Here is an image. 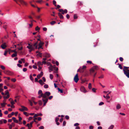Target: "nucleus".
Wrapping results in <instances>:
<instances>
[{"label":"nucleus","instance_id":"864d4df0","mask_svg":"<svg viewBox=\"0 0 129 129\" xmlns=\"http://www.w3.org/2000/svg\"><path fill=\"white\" fill-rule=\"evenodd\" d=\"M6 93H5V95H8L9 94V92L8 91V90H7L6 91H5Z\"/></svg>","mask_w":129,"mask_h":129},{"label":"nucleus","instance_id":"4be33fe9","mask_svg":"<svg viewBox=\"0 0 129 129\" xmlns=\"http://www.w3.org/2000/svg\"><path fill=\"white\" fill-rule=\"evenodd\" d=\"M116 108L117 109H118L121 108V106L120 104H118L117 105Z\"/></svg>","mask_w":129,"mask_h":129},{"label":"nucleus","instance_id":"f704fd0d","mask_svg":"<svg viewBox=\"0 0 129 129\" xmlns=\"http://www.w3.org/2000/svg\"><path fill=\"white\" fill-rule=\"evenodd\" d=\"M80 72L81 73H83L84 71V70L83 69H82V68H80Z\"/></svg>","mask_w":129,"mask_h":129},{"label":"nucleus","instance_id":"4c0bfd02","mask_svg":"<svg viewBox=\"0 0 129 129\" xmlns=\"http://www.w3.org/2000/svg\"><path fill=\"white\" fill-rule=\"evenodd\" d=\"M38 64L39 65V66H40V65H42L43 63H42V62L41 61H38Z\"/></svg>","mask_w":129,"mask_h":129},{"label":"nucleus","instance_id":"49530a36","mask_svg":"<svg viewBox=\"0 0 129 129\" xmlns=\"http://www.w3.org/2000/svg\"><path fill=\"white\" fill-rule=\"evenodd\" d=\"M66 122L65 121H63V126H65L66 125Z\"/></svg>","mask_w":129,"mask_h":129},{"label":"nucleus","instance_id":"69168bd1","mask_svg":"<svg viewBox=\"0 0 129 129\" xmlns=\"http://www.w3.org/2000/svg\"><path fill=\"white\" fill-rule=\"evenodd\" d=\"M66 17L68 19H69L70 17V15L68 14H67L66 16Z\"/></svg>","mask_w":129,"mask_h":129},{"label":"nucleus","instance_id":"5701e85b","mask_svg":"<svg viewBox=\"0 0 129 129\" xmlns=\"http://www.w3.org/2000/svg\"><path fill=\"white\" fill-rule=\"evenodd\" d=\"M44 44V43L41 41L39 43V46H41V47Z\"/></svg>","mask_w":129,"mask_h":129},{"label":"nucleus","instance_id":"c756f323","mask_svg":"<svg viewBox=\"0 0 129 129\" xmlns=\"http://www.w3.org/2000/svg\"><path fill=\"white\" fill-rule=\"evenodd\" d=\"M39 95L38 96V98H40L42 97H43V95H44L43 94H39Z\"/></svg>","mask_w":129,"mask_h":129},{"label":"nucleus","instance_id":"2eb2a0df","mask_svg":"<svg viewBox=\"0 0 129 129\" xmlns=\"http://www.w3.org/2000/svg\"><path fill=\"white\" fill-rule=\"evenodd\" d=\"M39 82L41 85H43L45 84L42 80H40L39 81Z\"/></svg>","mask_w":129,"mask_h":129},{"label":"nucleus","instance_id":"bf43d9fd","mask_svg":"<svg viewBox=\"0 0 129 129\" xmlns=\"http://www.w3.org/2000/svg\"><path fill=\"white\" fill-rule=\"evenodd\" d=\"M59 120V118L58 117H56L55 118V121L56 122H58Z\"/></svg>","mask_w":129,"mask_h":129},{"label":"nucleus","instance_id":"bb28decb","mask_svg":"<svg viewBox=\"0 0 129 129\" xmlns=\"http://www.w3.org/2000/svg\"><path fill=\"white\" fill-rule=\"evenodd\" d=\"M88 88L89 89H91L92 88L91 85V83H89L88 84Z\"/></svg>","mask_w":129,"mask_h":129},{"label":"nucleus","instance_id":"1a4fd4ad","mask_svg":"<svg viewBox=\"0 0 129 129\" xmlns=\"http://www.w3.org/2000/svg\"><path fill=\"white\" fill-rule=\"evenodd\" d=\"M74 81L76 82L77 83L78 82V81L79 80V78H78V74H77L75 76L74 79Z\"/></svg>","mask_w":129,"mask_h":129},{"label":"nucleus","instance_id":"09e8293b","mask_svg":"<svg viewBox=\"0 0 129 129\" xmlns=\"http://www.w3.org/2000/svg\"><path fill=\"white\" fill-rule=\"evenodd\" d=\"M8 51L5 50V52L4 53V55L5 56L7 54V53H8Z\"/></svg>","mask_w":129,"mask_h":129},{"label":"nucleus","instance_id":"393cba45","mask_svg":"<svg viewBox=\"0 0 129 129\" xmlns=\"http://www.w3.org/2000/svg\"><path fill=\"white\" fill-rule=\"evenodd\" d=\"M28 46L27 47L29 49H30L32 46V45H30L29 44H28Z\"/></svg>","mask_w":129,"mask_h":129},{"label":"nucleus","instance_id":"c9c22d12","mask_svg":"<svg viewBox=\"0 0 129 129\" xmlns=\"http://www.w3.org/2000/svg\"><path fill=\"white\" fill-rule=\"evenodd\" d=\"M40 28L38 26H37L35 28L36 30H40Z\"/></svg>","mask_w":129,"mask_h":129},{"label":"nucleus","instance_id":"de8ad7c7","mask_svg":"<svg viewBox=\"0 0 129 129\" xmlns=\"http://www.w3.org/2000/svg\"><path fill=\"white\" fill-rule=\"evenodd\" d=\"M11 80L14 82H15L16 81V80L15 78H13L11 79Z\"/></svg>","mask_w":129,"mask_h":129},{"label":"nucleus","instance_id":"a211bd4d","mask_svg":"<svg viewBox=\"0 0 129 129\" xmlns=\"http://www.w3.org/2000/svg\"><path fill=\"white\" fill-rule=\"evenodd\" d=\"M38 44V42L37 41L33 45L35 47L36 49L37 48V44Z\"/></svg>","mask_w":129,"mask_h":129},{"label":"nucleus","instance_id":"3c124183","mask_svg":"<svg viewBox=\"0 0 129 129\" xmlns=\"http://www.w3.org/2000/svg\"><path fill=\"white\" fill-rule=\"evenodd\" d=\"M65 117V118L67 120H68L69 118V116L68 115H66Z\"/></svg>","mask_w":129,"mask_h":129},{"label":"nucleus","instance_id":"37998d69","mask_svg":"<svg viewBox=\"0 0 129 129\" xmlns=\"http://www.w3.org/2000/svg\"><path fill=\"white\" fill-rule=\"evenodd\" d=\"M48 86L47 84H45L44 85V87L45 88H48Z\"/></svg>","mask_w":129,"mask_h":129},{"label":"nucleus","instance_id":"9b49d317","mask_svg":"<svg viewBox=\"0 0 129 129\" xmlns=\"http://www.w3.org/2000/svg\"><path fill=\"white\" fill-rule=\"evenodd\" d=\"M44 57H50V55L48 53H45L43 55Z\"/></svg>","mask_w":129,"mask_h":129},{"label":"nucleus","instance_id":"473e14b6","mask_svg":"<svg viewBox=\"0 0 129 129\" xmlns=\"http://www.w3.org/2000/svg\"><path fill=\"white\" fill-rule=\"evenodd\" d=\"M0 67L1 69L3 70H4L5 69V67L1 65V66Z\"/></svg>","mask_w":129,"mask_h":129},{"label":"nucleus","instance_id":"a18cd8bd","mask_svg":"<svg viewBox=\"0 0 129 129\" xmlns=\"http://www.w3.org/2000/svg\"><path fill=\"white\" fill-rule=\"evenodd\" d=\"M30 78L31 80H32V81L33 80V78L32 75L31 74L30 75Z\"/></svg>","mask_w":129,"mask_h":129},{"label":"nucleus","instance_id":"cd10ccee","mask_svg":"<svg viewBox=\"0 0 129 129\" xmlns=\"http://www.w3.org/2000/svg\"><path fill=\"white\" fill-rule=\"evenodd\" d=\"M23 114L24 115H26V116H28L29 115V114L27 112L25 111L23 112Z\"/></svg>","mask_w":129,"mask_h":129},{"label":"nucleus","instance_id":"20e7f679","mask_svg":"<svg viewBox=\"0 0 129 129\" xmlns=\"http://www.w3.org/2000/svg\"><path fill=\"white\" fill-rule=\"evenodd\" d=\"M50 93L49 91H46L44 94L43 98H46L50 95Z\"/></svg>","mask_w":129,"mask_h":129},{"label":"nucleus","instance_id":"6ab92c4d","mask_svg":"<svg viewBox=\"0 0 129 129\" xmlns=\"http://www.w3.org/2000/svg\"><path fill=\"white\" fill-rule=\"evenodd\" d=\"M111 92V91L109 92L107 94L106 96V99H107V100L108 99H109V98H110V97L108 95H109V94H110Z\"/></svg>","mask_w":129,"mask_h":129},{"label":"nucleus","instance_id":"72a5a7b5","mask_svg":"<svg viewBox=\"0 0 129 129\" xmlns=\"http://www.w3.org/2000/svg\"><path fill=\"white\" fill-rule=\"evenodd\" d=\"M53 4L55 6H56V2L55 0H53Z\"/></svg>","mask_w":129,"mask_h":129},{"label":"nucleus","instance_id":"6e6552de","mask_svg":"<svg viewBox=\"0 0 129 129\" xmlns=\"http://www.w3.org/2000/svg\"><path fill=\"white\" fill-rule=\"evenodd\" d=\"M42 100L44 103L43 106H45L46 104L48 102V99L47 98H43L42 99Z\"/></svg>","mask_w":129,"mask_h":129},{"label":"nucleus","instance_id":"ddd939ff","mask_svg":"<svg viewBox=\"0 0 129 129\" xmlns=\"http://www.w3.org/2000/svg\"><path fill=\"white\" fill-rule=\"evenodd\" d=\"M42 115V114L41 113H38L35 114L34 116L33 117L35 118L38 116H41Z\"/></svg>","mask_w":129,"mask_h":129},{"label":"nucleus","instance_id":"052dcab7","mask_svg":"<svg viewBox=\"0 0 129 129\" xmlns=\"http://www.w3.org/2000/svg\"><path fill=\"white\" fill-rule=\"evenodd\" d=\"M119 60L121 61H122L123 60V58L122 57H120L119 58Z\"/></svg>","mask_w":129,"mask_h":129},{"label":"nucleus","instance_id":"603ef678","mask_svg":"<svg viewBox=\"0 0 129 129\" xmlns=\"http://www.w3.org/2000/svg\"><path fill=\"white\" fill-rule=\"evenodd\" d=\"M96 89L94 88H93L92 89V91L94 92H96Z\"/></svg>","mask_w":129,"mask_h":129},{"label":"nucleus","instance_id":"774afa93","mask_svg":"<svg viewBox=\"0 0 129 129\" xmlns=\"http://www.w3.org/2000/svg\"><path fill=\"white\" fill-rule=\"evenodd\" d=\"M93 126L92 125L90 126H89V129H93Z\"/></svg>","mask_w":129,"mask_h":129},{"label":"nucleus","instance_id":"5fc2aeb1","mask_svg":"<svg viewBox=\"0 0 129 129\" xmlns=\"http://www.w3.org/2000/svg\"><path fill=\"white\" fill-rule=\"evenodd\" d=\"M34 122V121H32V122H30L29 124H30V125L31 127H32V126H33L32 124Z\"/></svg>","mask_w":129,"mask_h":129},{"label":"nucleus","instance_id":"a19ab883","mask_svg":"<svg viewBox=\"0 0 129 129\" xmlns=\"http://www.w3.org/2000/svg\"><path fill=\"white\" fill-rule=\"evenodd\" d=\"M118 65H119V67L121 69H122V67L121 66V65L120 64H119V63H118Z\"/></svg>","mask_w":129,"mask_h":129},{"label":"nucleus","instance_id":"680f3d73","mask_svg":"<svg viewBox=\"0 0 129 129\" xmlns=\"http://www.w3.org/2000/svg\"><path fill=\"white\" fill-rule=\"evenodd\" d=\"M79 125V123H76L74 124V125L75 126H78V125Z\"/></svg>","mask_w":129,"mask_h":129},{"label":"nucleus","instance_id":"79ce46f5","mask_svg":"<svg viewBox=\"0 0 129 129\" xmlns=\"http://www.w3.org/2000/svg\"><path fill=\"white\" fill-rule=\"evenodd\" d=\"M53 76L52 74H50V78L51 79H52L53 78Z\"/></svg>","mask_w":129,"mask_h":129},{"label":"nucleus","instance_id":"2f4dec72","mask_svg":"<svg viewBox=\"0 0 129 129\" xmlns=\"http://www.w3.org/2000/svg\"><path fill=\"white\" fill-rule=\"evenodd\" d=\"M38 103L40 105H41L42 104V102L41 100H40L38 102Z\"/></svg>","mask_w":129,"mask_h":129},{"label":"nucleus","instance_id":"0eeeda50","mask_svg":"<svg viewBox=\"0 0 129 129\" xmlns=\"http://www.w3.org/2000/svg\"><path fill=\"white\" fill-rule=\"evenodd\" d=\"M3 72L5 74L9 75H12L13 74V73L12 72H11L9 71H4Z\"/></svg>","mask_w":129,"mask_h":129},{"label":"nucleus","instance_id":"f3484780","mask_svg":"<svg viewBox=\"0 0 129 129\" xmlns=\"http://www.w3.org/2000/svg\"><path fill=\"white\" fill-rule=\"evenodd\" d=\"M7 104L5 103H1V105L3 108L5 106V105H6Z\"/></svg>","mask_w":129,"mask_h":129},{"label":"nucleus","instance_id":"4d7b16f0","mask_svg":"<svg viewBox=\"0 0 129 129\" xmlns=\"http://www.w3.org/2000/svg\"><path fill=\"white\" fill-rule=\"evenodd\" d=\"M42 53H38V54H37V55L39 56L40 57H42Z\"/></svg>","mask_w":129,"mask_h":129},{"label":"nucleus","instance_id":"8fccbe9b","mask_svg":"<svg viewBox=\"0 0 129 129\" xmlns=\"http://www.w3.org/2000/svg\"><path fill=\"white\" fill-rule=\"evenodd\" d=\"M21 61H22L23 62V63H25V60L24 58H22L21 59Z\"/></svg>","mask_w":129,"mask_h":129},{"label":"nucleus","instance_id":"7c9ffc66","mask_svg":"<svg viewBox=\"0 0 129 129\" xmlns=\"http://www.w3.org/2000/svg\"><path fill=\"white\" fill-rule=\"evenodd\" d=\"M114 127V125H112L110 127L108 128V129H112Z\"/></svg>","mask_w":129,"mask_h":129},{"label":"nucleus","instance_id":"39448f33","mask_svg":"<svg viewBox=\"0 0 129 129\" xmlns=\"http://www.w3.org/2000/svg\"><path fill=\"white\" fill-rule=\"evenodd\" d=\"M50 66L49 67V72H51V71H52L53 70V69L54 68H56L55 65H54L52 66L50 63Z\"/></svg>","mask_w":129,"mask_h":129},{"label":"nucleus","instance_id":"e2e57ef3","mask_svg":"<svg viewBox=\"0 0 129 129\" xmlns=\"http://www.w3.org/2000/svg\"><path fill=\"white\" fill-rule=\"evenodd\" d=\"M87 63H89V64H92V61H87Z\"/></svg>","mask_w":129,"mask_h":129},{"label":"nucleus","instance_id":"4468645a","mask_svg":"<svg viewBox=\"0 0 129 129\" xmlns=\"http://www.w3.org/2000/svg\"><path fill=\"white\" fill-rule=\"evenodd\" d=\"M58 15L60 18L61 19H63L64 18L63 16L60 13H58Z\"/></svg>","mask_w":129,"mask_h":129},{"label":"nucleus","instance_id":"f257e3e1","mask_svg":"<svg viewBox=\"0 0 129 129\" xmlns=\"http://www.w3.org/2000/svg\"><path fill=\"white\" fill-rule=\"evenodd\" d=\"M19 6H21V4L18 3L19 1L21 4L23 5L26 6L27 4V3L25 2L24 0H13Z\"/></svg>","mask_w":129,"mask_h":129},{"label":"nucleus","instance_id":"ea45409f","mask_svg":"<svg viewBox=\"0 0 129 129\" xmlns=\"http://www.w3.org/2000/svg\"><path fill=\"white\" fill-rule=\"evenodd\" d=\"M54 70H55V71H56V72H55V71H54V73H57L58 72L57 71H58V68H56H56H54Z\"/></svg>","mask_w":129,"mask_h":129},{"label":"nucleus","instance_id":"412c9836","mask_svg":"<svg viewBox=\"0 0 129 129\" xmlns=\"http://www.w3.org/2000/svg\"><path fill=\"white\" fill-rule=\"evenodd\" d=\"M26 126H27L28 129H31V128L32 127H31L30 124L29 123H27L26 125Z\"/></svg>","mask_w":129,"mask_h":129},{"label":"nucleus","instance_id":"6e6d98bb","mask_svg":"<svg viewBox=\"0 0 129 129\" xmlns=\"http://www.w3.org/2000/svg\"><path fill=\"white\" fill-rule=\"evenodd\" d=\"M37 77L38 79H39L41 77L40 74H39L37 75Z\"/></svg>","mask_w":129,"mask_h":129},{"label":"nucleus","instance_id":"423d86ee","mask_svg":"<svg viewBox=\"0 0 129 129\" xmlns=\"http://www.w3.org/2000/svg\"><path fill=\"white\" fill-rule=\"evenodd\" d=\"M21 106L22 108H19V110L20 111L22 112L24 111H27L28 110V109L26 107H25L22 105H21Z\"/></svg>","mask_w":129,"mask_h":129},{"label":"nucleus","instance_id":"e433bc0d","mask_svg":"<svg viewBox=\"0 0 129 129\" xmlns=\"http://www.w3.org/2000/svg\"><path fill=\"white\" fill-rule=\"evenodd\" d=\"M43 94L42 93V91L41 90H39L38 92V94Z\"/></svg>","mask_w":129,"mask_h":129},{"label":"nucleus","instance_id":"a878e982","mask_svg":"<svg viewBox=\"0 0 129 129\" xmlns=\"http://www.w3.org/2000/svg\"><path fill=\"white\" fill-rule=\"evenodd\" d=\"M78 18L77 14H75L74 15V19H77Z\"/></svg>","mask_w":129,"mask_h":129},{"label":"nucleus","instance_id":"338daca9","mask_svg":"<svg viewBox=\"0 0 129 129\" xmlns=\"http://www.w3.org/2000/svg\"><path fill=\"white\" fill-rule=\"evenodd\" d=\"M44 127L43 126H41L39 127V128L40 129H44Z\"/></svg>","mask_w":129,"mask_h":129},{"label":"nucleus","instance_id":"dca6fc26","mask_svg":"<svg viewBox=\"0 0 129 129\" xmlns=\"http://www.w3.org/2000/svg\"><path fill=\"white\" fill-rule=\"evenodd\" d=\"M59 11L61 13V14H64L65 13L64 12V11H63V10L62 9H59Z\"/></svg>","mask_w":129,"mask_h":129},{"label":"nucleus","instance_id":"13d9d810","mask_svg":"<svg viewBox=\"0 0 129 129\" xmlns=\"http://www.w3.org/2000/svg\"><path fill=\"white\" fill-rule=\"evenodd\" d=\"M11 103L12 105H13L15 103V102L12 100V101L11 102Z\"/></svg>","mask_w":129,"mask_h":129},{"label":"nucleus","instance_id":"c03bdc74","mask_svg":"<svg viewBox=\"0 0 129 129\" xmlns=\"http://www.w3.org/2000/svg\"><path fill=\"white\" fill-rule=\"evenodd\" d=\"M82 83H84L87 82V80L86 79H84L82 80Z\"/></svg>","mask_w":129,"mask_h":129},{"label":"nucleus","instance_id":"f03ea898","mask_svg":"<svg viewBox=\"0 0 129 129\" xmlns=\"http://www.w3.org/2000/svg\"><path fill=\"white\" fill-rule=\"evenodd\" d=\"M129 67L124 66L123 71L124 74L127 77L129 78V70L128 69Z\"/></svg>","mask_w":129,"mask_h":129},{"label":"nucleus","instance_id":"9d476101","mask_svg":"<svg viewBox=\"0 0 129 129\" xmlns=\"http://www.w3.org/2000/svg\"><path fill=\"white\" fill-rule=\"evenodd\" d=\"M80 91L84 93H85L87 92V91L86 90L85 87L84 86H81L80 89Z\"/></svg>","mask_w":129,"mask_h":129},{"label":"nucleus","instance_id":"c85d7f7f","mask_svg":"<svg viewBox=\"0 0 129 129\" xmlns=\"http://www.w3.org/2000/svg\"><path fill=\"white\" fill-rule=\"evenodd\" d=\"M56 23L55 21H53L50 22V23L51 25H53Z\"/></svg>","mask_w":129,"mask_h":129},{"label":"nucleus","instance_id":"0e129e2a","mask_svg":"<svg viewBox=\"0 0 129 129\" xmlns=\"http://www.w3.org/2000/svg\"><path fill=\"white\" fill-rule=\"evenodd\" d=\"M27 70V69L26 68H24L23 69V71L24 72H25Z\"/></svg>","mask_w":129,"mask_h":129},{"label":"nucleus","instance_id":"7ed1b4c3","mask_svg":"<svg viewBox=\"0 0 129 129\" xmlns=\"http://www.w3.org/2000/svg\"><path fill=\"white\" fill-rule=\"evenodd\" d=\"M99 69V67L97 66H94L90 70V73L91 75L94 73L95 72V70H97Z\"/></svg>","mask_w":129,"mask_h":129},{"label":"nucleus","instance_id":"aec40b11","mask_svg":"<svg viewBox=\"0 0 129 129\" xmlns=\"http://www.w3.org/2000/svg\"><path fill=\"white\" fill-rule=\"evenodd\" d=\"M17 56V53H15L11 55V56L12 57H16Z\"/></svg>","mask_w":129,"mask_h":129},{"label":"nucleus","instance_id":"b1692460","mask_svg":"<svg viewBox=\"0 0 129 129\" xmlns=\"http://www.w3.org/2000/svg\"><path fill=\"white\" fill-rule=\"evenodd\" d=\"M9 96H10L8 94L7 95V96H4V99H6L8 98L9 97Z\"/></svg>","mask_w":129,"mask_h":129},{"label":"nucleus","instance_id":"f8f14e48","mask_svg":"<svg viewBox=\"0 0 129 129\" xmlns=\"http://www.w3.org/2000/svg\"><path fill=\"white\" fill-rule=\"evenodd\" d=\"M6 44L5 43H4L1 45V47L3 49H5L7 47Z\"/></svg>","mask_w":129,"mask_h":129},{"label":"nucleus","instance_id":"58836bf2","mask_svg":"<svg viewBox=\"0 0 129 129\" xmlns=\"http://www.w3.org/2000/svg\"><path fill=\"white\" fill-rule=\"evenodd\" d=\"M57 89L58 91H60L61 93H62L63 92L62 90L60 89L59 88H58Z\"/></svg>","mask_w":129,"mask_h":129}]
</instances>
